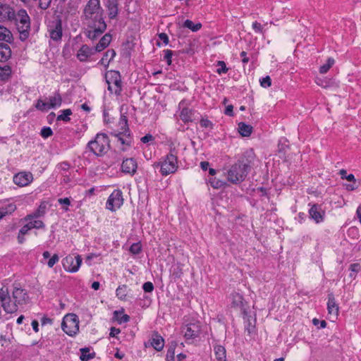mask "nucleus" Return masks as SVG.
<instances>
[{"mask_svg":"<svg viewBox=\"0 0 361 361\" xmlns=\"http://www.w3.org/2000/svg\"><path fill=\"white\" fill-rule=\"evenodd\" d=\"M241 58H242V62L245 64L247 63L249 61V58L247 56V53L245 51H243L240 54Z\"/></svg>","mask_w":361,"mask_h":361,"instance_id":"obj_63","label":"nucleus"},{"mask_svg":"<svg viewBox=\"0 0 361 361\" xmlns=\"http://www.w3.org/2000/svg\"><path fill=\"white\" fill-rule=\"evenodd\" d=\"M183 332L186 340L195 339L199 337L201 326L199 322H190L183 327Z\"/></svg>","mask_w":361,"mask_h":361,"instance_id":"obj_12","label":"nucleus"},{"mask_svg":"<svg viewBox=\"0 0 361 361\" xmlns=\"http://www.w3.org/2000/svg\"><path fill=\"white\" fill-rule=\"evenodd\" d=\"M230 299L231 301V305L234 307H240L242 308L244 305L243 304V297L238 293H233L230 295Z\"/></svg>","mask_w":361,"mask_h":361,"instance_id":"obj_30","label":"nucleus"},{"mask_svg":"<svg viewBox=\"0 0 361 361\" xmlns=\"http://www.w3.org/2000/svg\"><path fill=\"white\" fill-rule=\"evenodd\" d=\"M142 288L145 293H151L154 290V285L152 282L147 281L144 283Z\"/></svg>","mask_w":361,"mask_h":361,"instance_id":"obj_56","label":"nucleus"},{"mask_svg":"<svg viewBox=\"0 0 361 361\" xmlns=\"http://www.w3.org/2000/svg\"><path fill=\"white\" fill-rule=\"evenodd\" d=\"M111 40V35L110 34H105L99 40V42L94 47V50L95 52H100L106 49L110 44Z\"/></svg>","mask_w":361,"mask_h":361,"instance_id":"obj_25","label":"nucleus"},{"mask_svg":"<svg viewBox=\"0 0 361 361\" xmlns=\"http://www.w3.org/2000/svg\"><path fill=\"white\" fill-rule=\"evenodd\" d=\"M11 74V68L9 66H0V79L4 80Z\"/></svg>","mask_w":361,"mask_h":361,"instance_id":"obj_41","label":"nucleus"},{"mask_svg":"<svg viewBox=\"0 0 361 361\" xmlns=\"http://www.w3.org/2000/svg\"><path fill=\"white\" fill-rule=\"evenodd\" d=\"M109 147V140L106 134L98 133L94 140L87 144V147L96 156L102 157L106 152Z\"/></svg>","mask_w":361,"mask_h":361,"instance_id":"obj_3","label":"nucleus"},{"mask_svg":"<svg viewBox=\"0 0 361 361\" xmlns=\"http://www.w3.org/2000/svg\"><path fill=\"white\" fill-rule=\"evenodd\" d=\"M195 110L183 106L180 111L179 117L184 123H188L195 121Z\"/></svg>","mask_w":361,"mask_h":361,"instance_id":"obj_22","label":"nucleus"},{"mask_svg":"<svg viewBox=\"0 0 361 361\" xmlns=\"http://www.w3.org/2000/svg\"><path fill=\"white\" fill-rule=\"evenodd\" d=\"M309 215L316 224H319L324 220L325 212L320 205L314 204L309 209Z\"/></svg>","mask_w":361,"mask_h":361,"instance_id":"obj_16","label":"nucleus"},{"mask_svg":"<svg viewBox=\"0 0 361 361\" xmlns=\"http://www.w3.org/2000/svg\"><path fill=\"white\" fill-rule=\"evenodd\" d=\"M327 310L329 314L333 316L335 319L337 318L339 307L332 293L328 294Z\"/></svg>","mask_w":361,"mask_h":361,"instance_id":"obj_20","label":"nucleus"},{"mask_svg":"<svg viewBox=\"0 0 361 361\" xmlns=\"http://www.w3.org/2000/svg\"><path fill=\"white\" fill-rule=\"evenodd\" d=\"M47 202H42L38 208L33 213L28 214L25 217V220H32L34 219L44 216L47 212Z\"/></svg>","mask_w":361,"mask_h":361,"instance_id":"obj_23","label":"nucleus"},{"mask_svg":"<svg viewBox=\"0 0 361 361\" xmlns=\"http://www.w3.org/2000/svg\"><path fill=\"white\" fill-rule=\"evenodd\" d=\"M95 53L93 48L87 44H83L77 53V58L81 62H85L87 59Z\"/></svg>","mask_w":361,"mask_h":361,"instance_id":"obj_21","label":"nucleus"},{"mask_svg":"<svg viewBox=\"0 0 361 361\" xmlns=\"http://www.w3.org/2000/svg\"><path fill=\"white\" fill-rule=\"evenodd\" d=\"M121 332V330L119 329H117L116 327H111L110 329V334L109 336L111 337H116L117 334H118Z\"/></svg>","mask_w":361,"mask_h":361,"instance_id":"obj_61","label":"nucleus"},{"mask_svg":"<svg viewBox=\"0 0 361 361\" xmlns=\"http://www.w3.org/2000/svg\"><path fill=\"white\" fill-rule=\"evenodd\" d=\"M116 56V51L114 49L107 50L102 59L99 61V64L103 65L105 68H107L111 61Z\"/></svg>","mask_w":361,"mask_h":361,"instance_id":"obj_27","label":"nucleus"},{"mask_svg":"<svg viewBox=\"0 0 361 361\" xmlns=\"http://www.w3.org/2000/svg\"><path fill=\"white\" fill-rule=\"evenodd\" d=\"M259 82H260V85L262 87H264V88L269 87L271 85V79L269 75H267V76L260 79Z\"/></svg>","mask_w":361,"mask_h":361,"instance_id":"obj_51","label":"nucleus"},{"mask_svg":"<svg viewBox=\"0 0 361 361\" xmlns=\"http://www.w3.org/2000/svg\"><path fill=\"white\" fill-rule=\"evenodd\" d=\"M164 59L165 61H166L167 62V64L169 66H170L172 63V56H173V51L172 50H170V49H166V50H164Z\"/></svg>","mask_w":361,"mask_h":361,"instance_id":"obj_49","label":"nucleus"},{"mask_svg":"<svg viewBox=\"0 0 361 361\" xmlns=\"http://www.w3.org/2000/svg\"><path fill=\"white\" fill-rule=\"evenodd\" d=\"M154 140V137L151 134H147L141 138V141L143 143H147L150 141Z\"/></svg>","mask_w":361,"mask_h":361,"instance_id":"obj_60","label":"nucleus"},{"mask_svg":"<svg viewBox=\"0 0 361 361\" xmlns=\"http://www.w3.org/2000/svg\"><path fill=\"white\" fill-rule=\"evenodd\" d=\"M119 126H121V132H119L118 134H116V136L118 137V140L121 142L122 145H130V141L123 138L121 135L127 136L128 138L130 137V132L128 126V119L127 117L124 115H121L119 119Z\"/></svg>","mask_w":361,"mask_h":361,"instance_id":"obj_13","label":"nucleus"},{"mask_svg":"<svg viewBox=\"0 0 361 361\" xmlns=\"http://www.w3.org/2000/svg\"><path fill=\"white\" fill-rule=\"evenodd\" d=\"M233 106L232 105H228L226 107L224 114L227 116H233Z\"/></svg>","mask_w":361,"mask_h":361,"instance_id":"obj_62","label":"nucleus"},{"mask_svg":"<svg viewBox=\"0 0 361 361\" xmlns=\"http://www.w3.org/2000/svg\"><path fill=\"white\" fill-rule=\"evenodd\" d=\"M183 27L188 28L192 32H197L201 29L202 24L200 23H194L192 20L187 19L184 21Z\"/></svg>","mask_w":361,"mask_h":361,"instance_id":"obj_34","label":"nucleus"},{"mask_svg":"<svg viewBox=\"0 0 361 361\" xmlns=\"http://www.w3.org/2000/svg\"><path fill=\"white\" fill-rule=\"evenodd\" d=\"M334 59L332 58H329L326 61V63L319 68V73L322 74H324L328 72V71L332 67L334 64Z\"/></svg>","mask_w":361,"mask_h":361,"instance_id":"obj_42","label":"nucleus"},{"mask_svg":"<svg viewBox=\"0 0 361 361\" xmlns=\"http://www.w3.org/2000/svg\"><path fill=\"white\" fill-rule=\"evenodd\" d=\"M40 135L43 138H48L53 135V131L50 127H43L41 130Z\"/></svg>","mask_w":361,"mask_h":361,"instance_id":"obj_50","label":"nucleus"},{"mask_svg":"<svg viewBox=\"0 0 361 361\" xmlns=\"http://www.w3.org/2000/svg\"><path fill=\"white\" fill-rule=\"evenodd\" d=\"M11 56L10 47L4 43L0 44V61H7Z\"/></svg>","mask_w":361,"mask_h":361,"instance_id":"obj_29","label":"nucleus"},{"mask_svg":"<svg viewBox=\"0 0 361 361\" xmlns=\"http://www.w3.org/2000/svg\"><path fill=\"white\" fill-rule=\"evenodd\" d=\"M178 149H177L176 147L171 146L169 153L166 157H169L171 159L178 161Z\"/></svg>","mask_w":361,"mask_h":361,"instance_id":"obj_48","label":"nucleus"},{"mask_svg":"<svg viewBox=\"0 0 361 361\" xmlns=\"http://www.w3.org/2000/svg\"><path fill=\"white\" fill-rule=\"evenodd\" d=\"M255 159V152L252 149H250L243 153L242 157L236 163L245 168L247 172L249 173Z\"/></svg>","mask_w":361,"mask_h":361,"instance_id":"obj_14","label":"nucleus"},{"mask_svg":"<svg viewBox=\"0 0 361 361\" xmlns=\"http://www.w3.org/2000/svg\"><path fill=\"white\" fill-rule=\"evenodd\" d=\"M30 231L29 226L25 224L24 225L19 231L18 235L17 236V240L19 244H23L25 241V235H27Z\"/></svg>","mask_w":361,"mask_h":361,"instance_id":"obj_36","label":"nucleus"},{"mask_svg":"<svg viewBox=\"0 0 361 361\" xmlns=\"http://www.w3.org/2000/svg\"><path fill=\"white\" fill-rule=\"evenodd\" d=\"M106 29V25L101 16H96L94 25L91 29L87 31V36L90 39H97Z\"/></svg>","mask_w":361,"mask_h":361,"instance_id":"obj_10","label":"nucleus"},{"mask_svg":"<svg viewBox=\"0 0 361 361\" xmlns=\"http://www.w3.org/2000/svg\"><path fill=\"white\" fill-rule=\"evenodd\" d=\"M15 17V11L13 8L6 4H0V22L6 20H13Z\"/></svg>","mask_w":361,"mask_h":361,"instance_id":"obj_19","label":"nucleus"},{"mask_svg":"<svg viewBox=\"0 0 361 361\" xmlns=\"http://www.w3.org/2000/svg\"><path fill=\"white\" fill-rule=\"evenodd\" d=\"M247 174L245 168L240 166L239 164L235 163L227 171V179L231 183L238 184L245 179Z\"/></svg>","mask_w":361,"mask_h":361,"instance_id":"obj_6","label":"nucleus"},{"mask_svg":"<svg viewBox=\"0 0 361 361\" xmlns=\"http://www.w3.org/2000/svg\"><path fill=\"white\" fill-rule=\"evenodd\" d=\"M106 82L108 85V90L111 94L119 96L122 92L121 76L118 71L111 70L105 73Z\"/></svg>","mask_w":361,"mask_h":361,"instance_id":"obj_4","label":"nucleus"},{"mask_svg":"<svg viewBox=\"0 0 361 361\" xmlns=\"http://www.w3.org/2000/svg\"><path fill=\"white\" fill-rule=\"evenodd\" d=\"M211 186L215 189L221 188L226 185V182L216 179V178H211L209 180Z\"/></svg>","mask_w":361,"mask_h":361,"instance_id":"obj_43","label":"nucleus"},{"mask_svg":"<svg viewBox=\"0 0 361 361\" xmlns=\"http://www.w3.org/2000/svg\"><path fill=\"white\" fill-rule=\"evenodd\" d=\"M62 104V98L59 93H55L54 96L49 97V104L51 109L59 107Z\"/></svg>","mask_w":361,"mask_h":361,"instance_id":"obj_33","label":"nucleus"},{"mask_svg":"<svg viewBox=\"0 0 361 361\" xmlns=\"http://www.w3.org/2000/svg\"><path fill=\"white\" fill-rule=\"evenodd\" d=\"M13 39L11 31L3 25H0V41L11 42Z\"/></svg>","mask_w":361,"mask_h":361,"instance_id":"obj_32","label":"nucleus"},{"mask_svg":"<svg viewBox=\"0 0 361 361\" xmlns=\"http://www.w3.org/2000/svg\"><path fill=\"white\" fill-rule=\"evenodd\" d=\"M61 328L68 336H73L79 331L78 317L75 314H66L62 321Z\"/></svg>","mask_w":361,"mask_h":361,"instance_id":"obj_5","label":"nucleus"},{"mask_svg":"<svg viewBox=\"0 0 361 361\" xmlns=\"http://www.w3.org/2000/svg\"><path fill=\"white\" fill-rule=\"evenodd\" d=\"M82 263L80 255H69L64 257L62 264L64 269L68 272L74 273L78 271Z\"/></svg>","mask_w":361,"mask_h":361,"instance_id":"obj_8","label":"nucleus"},{"mask_svg":"<svg viewBox=\"0 0 361 361\" xmlns=\"http://www.w3.org/2000/svg\"><path fill=\"white\" fill-rule=\"evenodd\" d=\"M58 202L61 205H65L66 207L69 206L71 204V201L69 198L65 197V198H60L58 200ZM63 209L65 211H68V207H63Z\"/></svg>","mask_w":361,"mask_h":361,"instance_id":"obj_58","label":"nucleus"},{"mask_svg":"<svg viewBox=\"0 0 361 361\" xmlns=\"http://www.w3.org/2000/svg\"><path fill=\"white\" fill-rule=\"evenodd\" d=\"M160 167V172L162 176H168L173 173L178 169V161L171 159L169 157H166L162 162L155 163L154 167Z\"/></svg>","mask_w":361,"mask_h":361,"instance_id":"obj_11","label":"nucleus"},{"mask_svg":"<svg viewBox=\"0 0 361 361\" xmlns=\"http://www.w3.org/2000/svg\"><path fill=\"white\" fill-rule=\"evenodd\" d=\"M137 162L133 158L124 159L121 164V170L125 173L134 174L137 170Z\"/></svg>","mask_w":361,"mask_h":361,"instance_id":"obj_18","label":"nucleus"},{"mask_svg":"<svg viewBox=\"0 0 361 361\" xmlns=\"http://www.w3.org/2000/svg\"><path fill=\"white\" fill-rule=\"evenodd\" d=\"M216 66L219 68L216 70V73L219 75L222 73H226L228 68L226 67V63L223 61H218Z\"/></svg>","mask_w":361,"mask_h":361,"instance_id":"obj_47","label":"nucleus"},{"mask_svg":"<svg viewBox=\"0 0 361 361\" xmlns=\"http://www.w3.org/2000/svg\"><path fill=\"white\" fill-rule=\"evenodd\" d=\"M123 203V192L121 190H114L109 195L106 207L107 209L114 212L119 209Z\"/></svg>","mask_w":361,"mask_h":361,"instance_id":"obj_9","label":"nucleus"},{"mask_svg":"<svg viewBox=\"0 0 361 361\" xmlns=\"http://www.w3.org/2000/svg\"><path fill=\"white\" fill-rule=\"evenodd\" d=\"M200 124L201 127H202V128H213V123H212L211 121H209L207 118H202L200 121Z\"/></svg>","mask_w":361,"mask_h":361,"instance_id":"obj_53","label":"nucleus"},{"mask_svg":"<svg viewBox=\"0 0 361 361\" xmlns=\"http://www.w3.org/2000/svg\"><path fill=\"white\" fill-rule=\"evenodd\" d=\"M349 269L354 273V277L355 276V274L360 271V270L361 269V266L360 264H357V263H354V264H352L350 265V268ZM350 276L353 277V274L351 273L350 274Z\"/></svg>","mask_w":361,"mask_h":361,"instance_id":"obj_54","label":"nucleus"},{"mask_svg":"<svg viewBox=\"0 0 361 361\" xmlns=\"http://www.w3.org/2000/svg\"><path fill=\"white\" fill-rule=\"evenodd\" d=\"M35 106L37 110L41 111H47L49 109H51V106H49V102H44L41 99L37 101Z\"/></svg>","mask_w":361,"mask_h":361,"instance_id":"obj_40","label":"nucleus"},{"mask_svg":"<svg viewBox=\"0 0 361 361\" xmlns=\"http://www.w3.org/2000/svg\"><path fill=\"white\" fill-rule=\"evenodd\" d=\"M27 221H28V223L26 224L29 226L30 230L32 228L39 229V228H44L45 227L44 222L41 220H37V219H34L32 220H27Z\"/></svg>","mask_w":361,"mask_h":361,"instance_id":"obj_38","label":"nucleus"},{"mask_svg":"<svg viewBox=\"0 0 361 361\" xmlns=\"http://www.w3.org/2000/svg\"><path fill=\"white\" fill-rule=\"evenodd\" d=\"M118 0H107L106 6L109 18L114 19L118 16Z\"/></svg>","mask_w":361,"mask_h":361,"instance_id":"obj_24","label":"nucleus"},{"mask_svg":"<svg viewBox=\"0 0 361 361\" xmlns=\"http://www.w3.org/2000/svg\"><path fill=\"white\" fill-rule=\"evenodd\" d=\"M61 114L57 116V121H63L65 122L70 121V116L72 114V111L70 109L61 110Z\"/></svg>","mask_w":361,"mask_h":361,"instance_id":"obj_39","label":"nucleus"},{"mask_svg":"<svg viewBox=\"0 0 361 361\" xmlns=\"http://www.w3.org/2000/svg\"><path fill=\"white\" fill-rule=\"evenodd\" d=\"M13 180L16 185L20 187H25L32 182L33 176L31 172L22 171L15 174Z\"/></svg>","mask_w":361,"mask_h":361,"instance_id":"obj_15","label":"nucleus"},{"mask_svg":"<svg viewBox=\"0 0 361 361\" xmlns=\"http://www.w3.org/2000/svg\"><path fill=\"white\" fill-rule=\"evenodd\" d=\"M42 325L51 324L52 319L47 317H43L41 319Z\"/></svg>","mask_w":361,"mask_h":361,"instance_id":"obj_64","label":"nucleus"},{"mask_svg":"<svg viewBox=\"0 0 361 361\" xmlns=\"http://www.w3.org/2000/svg\"><path fill=\"white\" fill-rule=\"evenodd\" d=\"M129 251L133 255H138L142 251V245L140 242L133 243Z\"/></svg>","mask_w":361,"mask_h":361,"instance_id":"obj_45","label":"nucleus"},{"mask_svg":"<svg viewBox=\"0 0 361 361\" xmlns=\"http://www.w3.org/2000/svg\"><path fill=\"white\" fill-rule=\"evenodd\" d=\"M175 345L169 347L166 353V360L173 361L174 360Z\"/></svg>","mask_w":361,"mask_h":361,"instance_id":"obj_52","label":"nucleus"},{"mask_svg":"<svg viewBox=\"0 0 361 361\" xmlns=\"http://www.w3.org/2000/svg\"><path fill=\"white\" fill-rule=\"evenodd\" d=\"M15 20L17 30L20 34V39L25 41L30 36V18L25 9L20 8L17 13L15 12Z\"/></svg>","mask_w":361,"mask_h":361,"instance_id":"obj_2","label":"nucleus"},{"mask_svg":"<svg viewBox=\"0 0 361 361\" xmlns=\"http://www.w3.org/2000/svg\"><path fill=\"white\" fill-rule=\"evenodd\" d=\"M150 343L156 350L160 351L164 346V340L162 336L156 333L152 335Z\"/></svg>","mask_w":361,"mask_h":361,"instance_id":"obj_26","label":"nucleus"},{"mask_svg":"<svg viewBox=\"0 0 361 361\" xmlns=\"http://www.w3.org/2000/svg\"><path fill=\"white\" fill-rule=\"evenodd\" d=\"M116 295L118 299L126 300L127 296V286L126 285L119 286L116 290Z\"/></svg>","mask_w":361,"mask_h":361,"instance_id":"obj_37","label":"nucleus"},{"mask_svg":"<svg viewBox=\"0 0 361 361\" xmlns=\"http://www.w3.org/2000/svg\"><path fill=\"white\" fill-rule=\"evenodd\" d=\"M214 352L216 361H227L226 360V351L225 348L221 345H216L214 346Z\"/></svg>","mask_w":361,"mask_h":361,"instance_id":"obj_28","label":"nucleus"},{"mask_svg":"<svg viewBox=\"0 0 361 361\" xmlns=\"http://www.w3.org/2000/svg\"><path fill=\"white\" fill-rule=\"evenodd\" d=\"M158 36H159V39L161 41H162V42H163V43H164L165 45H166V44H169V37H168V35H167L166 33H164V32H161V33L159 34V35H158Z\"/></svg>","mask_w":361,"mask_h":361,"instance_id":"obj_59","label":"nucleus"},{"mask_svg":"<svg viewBox=\"0 0 361 361\" xmlns=\"http://www.w3.org/2000/svg\"><path fill=\"white\" fill-rule=\"evenodd\" d=\"M12 297L6 286L0 288V303L3 310L8 314L18 312L20 307L27 305L30 302V298L26 289L23 288L20 283H14L13 285Z\"/></svg>","mask_w":361,"mask_h":361,"instance_id":"obj_1","label":"nucleus"},{"mask_svg":"<svg viewBox=\"0 0 361 361\" xmlns=\"http://www.w3.org/2000/svg\"><path fill=\"white\" fill-rule=\"evenodd\" d=\"M238 130L241 136L249 137L252 132V127L250 125L241 122L238 124Z\"/></svg>","mask_w":361,"mask_h":361,"instance_id":"obj_31","label":"nucleus"},{"mask_svg":"<svg viewBox=\"0 0 361 361\" xmlns=\"http://www.w3.org/2000/svg\"><path fill=\"white\" fill-rule=\"evenodd\" d=\"M81 355L80 358L82 361H88L95 356V353H90L89 348H83L80 349Z\"/></svg>","mask_w":361,"mask_h":361,"instance_id":"obj_35","label":"nucleus"},{"mask_svg":"<svg viewBox=\"0 0 361 361\" xmlns=\"http://www.w3.org/2000/svg\"><path fill=\"white\" fill-rule=\"evenodd\" d=\"M339 175L341 176V179H345L350 182H356L355 176L353 173L347 174V171L345 169H341Z\"/></svg>","mask_w":361,"mask_h":361,"instance_id":"obj_44","label":"nucleus"},{"mask_svg":"<svg viewBox=\"0 0 361 361\" xmlns=\"http://www.w3.org/2000/svg\"><path fill=\"white\" fill-rule=\"evenodd\" d=\"M47 31L52 40L55 42L61 40L63 35L62 20L59 16L49 22Z\"/></svg>","mask_w":361,"mask_h":361,"instance_id":"obj_7","label":"nucleus"},{"mask_svg":"<svg viewBox=\"0 0 361 361\" xmlns=\"http://www.w3.org/2000/svg\"><path fill=\"white\" fill-rule=\"evenodd\" d=\"M101 9L99 0H89L84 8V13L87 18H92V15L99 13Z\"/></svg>","mask_w":361,"mask_h":361,"instance_id":"obj_17","label":"nucleus"},{"mask_svg":"<svg viewBox=\"0 0 361 361\" xmlns=\"http://www.w3.org/2000/svg\"><path fill=\"white\" fill-rule=\"evenodd\" d=\"M59 258L58 255L54 254L51 258H49L47 265L49 267L51 268L54 265L59 261Z\"/></svg>","mask_w":361,"mask_h":361,"instance_id":"obj_57","label":"nucleus"},{"mask_svg":"<svg viewBox=\"0 0 361 361\" xmlns=\"http://www.w3.org/2000/svg\"><path fill=\"white\" fill-rule=\"evenodd\" d=\"M4 214L6 215L11 214L16 209V205L14 203H9L5 207H1Z\"/></svg>","mask_w":361,"mask_h":361,"instance_id":"obj_46","label":"nucleus"},{"mask_svg":"<svg viewBox=\"0 0 361 361\" xmlns=\"http://www.w3.org/2000/svg\"><path fill=\"white\" fill-rule=\"evenodd\" d=\"M252 27L256 33H263V26L257 21L253 22Z\"/></svg>","mask_w":361,"mask_h":361,"instance_id":"obj_55","label":"nucleus"}]
</instances>
